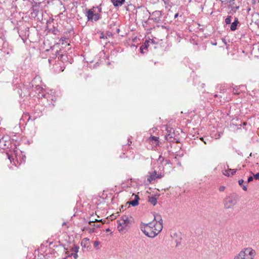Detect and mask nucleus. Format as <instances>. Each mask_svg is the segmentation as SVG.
Wrapping results in <instances>:
<instances>
[{
  "label": "nucleus",
  "instance_id": "1",
  "mask_svg": "<svg viewBox=\"0 0 259 259\" xmlns=\"http://www.w3.org/2000/svg\"><path fill=\"white\" fill-rule=\"evenodd\" d=\"M140 229L143 233L148 237L154 238L157 235V233L154 230L153 222L148 224L142 223L140 225Z\"/></svg>",
  "mask_w": 259,
  "mask_h": 259
},
{
  "label": "nucleus",
  "instance_id": "2",
  "mask_svg": "<svg viewBox=\"0 0 259 259\" xmlns=\"http://www.w3.org/2000/svg\"><path fill=\"white\" fill-rule=\"evenodd\" d=\"M117 229L120 233H124L130 227L131 221L127 215H123L117 222Z\"/></svg>",
  "mask_w": 259,
  "mask_h": 259
},
{
  "label": "nucleus",
  "instance_id": "3",
  "mask_svg": "<svg viewBox=\"0 0 259 259\" xmlns=\"http://www.w3.org/2000/svg\"><path fill=\"white\" fill-rule=\"evenodd\" d=\"M255 251L251 248H246L242 250L234 259H253Z\"/></svg>",
  "mask_w": 259,
  "mask_h": 259
},
{
  "label": "nucleus",
  "instance_id": "4",
  "mask_svg": "<svg viewBox=\"0 0 259 259\" xmlns=\"http://www.w3.org/2000/svg\"><path fill=\"white\" fill-rule=\"evenodd\" d=\"M159 169L158 171L154 170L152 172H149V176L147 178V181L151 183L153 181H155L157 179H160L164 176V167L163 165L159 166Z\"/></svg>",
  "mask_w": 259,
  "mask_h": 259
},
{
  "label": "nucleus",
  "instance_id": "5",
  "mask_svg": "<svg viewBox=\"0 0 259 259\" xmlns=\"http://www.w3.org/2000/svg\"><path fill=\"white\" fill-rule=\"evenodd\" d=\"M238 201V196L236 194H233L227 196L224 200V207L229 209L235 205Z\"/></svg>",
  "mask_w": 259,
  "mask_h": 259
},
{
  "label": "nucleus",
  "instance_id": "6",
  "mask_svg": "<svg viewBox=\"0 0 259 259\" xmlns=\"http://www.w3.org/2000/svg\"><path fill=\"white\" fill-rule=\"evenodd\" d=\"M44 110V108L39 105H36L34 107L33 115L29 116L28 120H34L36 118L40 117L42 115V110Z\"/></svg>",
  "mask_w": 259,
  "mask_h": 259
},
{
  "label": "nucleus",
  "instance_id": "7",
  "mask_svg": "<svg viewBox=\"0 0 259 259\" xmlns=\"http://www.w3.org/2000/svg\"><path fill=\"white\" fill-rule=\"evenodd\" d=\"M149 14L150 15H152V17L149 18V20H153L155 23H160L161 22V18H162V14L161 11H155L153 12L152 13H151L150 12H149L148 10H147Z\"/></svg>",
  "mask_w": 259,
  "mask_h": 259
},
{
  "label": "nucleus",
  "instance_id": "8",
  "mask_svg": "<svg viewBox=\"0 0 259 259\" xmlns=\"http://www.w3.org/2000/svg\"><path fill=\"white\" fill-rule=\"evenodd\" d=\"M11 146V141L9 137H3L0 139V148L6 150Z\"/></svg>",
  "mask_w": 259,
  "mask_h": 259
},
{
  "label": "nucleus",
  "instance_id": "9",
  "mask_svg": "<svg viewBox=\"0 0 259 259\" xmlns=\"http://www.w3.org/2000/svg\"><path fill=\"white\" fill-rule=\"evenodd\" d=\"M167 133L165 136V139L170 142H174L176 140V138H175L176 134L175 133V130L172 128H170L169 130L167 129Z\"/></svg>",
  "mask_w": 259,
  "mask_h": 259
},
{
  "label": "nucleus",
  "instance_id": "10",
  "mask_svg": "<svg viewBox=\"0 0 259 259\" xmlns=\"http://www.w3.org/2000/svg\"><path fill=\"white\" fill-rule=\"evenodd\" d=\"M159 220L158 221V223H156V224H154L153 222V227L154 228V230L156 231V233H157V234L161 231L163 228V223L162 219L161 216H159Z\"/></svg>",
  "mask_w": 259,
  "mask_h": 259
},
{
  "label": "nucleus",
  "instance_id": "11",
  "mask_svg": "<svg viewBox=\"0 0 259 259\" xmlns=\"http://www.w3.org/2000/svg\"><path fill=\"white\" fill-rule=\"evenodd\" d=\"M31 11V15L33 18H36L38 16L39 14H41V11L36 4L32 6Z\"/></svg>",
  "mask_w": 259,
  "mask_h": 259
},
{
  "label": "nucleus",
  "instance_id": "12",
  "mask_svg": "<svg viewBox=\"0 0 259 259\" xmlns=\"http://www.w3.org/2000/svg\"><path fill=\"white\" fill-rule=\"evenodd\" d=\"M84 14L85 16L87 17L88 21H93V17L95 14V11L94 9H87L85 10Z\"/></svg>",
  "mask_w": 259,
  "mask_h": 259
},
{
  "label": "nucleus",
  "instance_id": "13",
  "mask_svg": "<svg viewBox=\"0 0 259 259\" xmlns=\"http://www.w3.org/2000/svg\"><path fill=\"white\" fill-rule=\"evenodd\" d=\"M132 196L134 197V199L133 200L128 201L127 202L126 204H128L129 205H131L133 206H136L139 204V196L138 195L133 194Z\"/></svg>",
  "mask_w": 259,
  "mask_h": 259
},
{
  "label": "nucleus",
  "instance_id": "14",
  "mask_svg": "<svg viewBox=\"0 0 259 259\" xmlns=\"http://www.w3.org/2000/svg\"><path fill=\"white\" fill-rule=\"evenodd\" d=\"M227 169H226L223 171V175L227 177H230L233 176L236 172V169H231L229 168V166L227 165Z\"/></svg>",
  "mask_w": 259,
  "mask_h": 259
},
{
  "label": "nucleus",
  "instance_id": "15",
  "mask_svg": "<svg viewBox=\"0 0 259 259\" xmlns=\"http://www.w3.org/2000/svg\"><path fill=\"white\" fill-rule=\"evenodd\" d=\"M102 220H98L97 219H95V220H92L90 221L88 223L89 224L92 226L93 227V228H99L101 226V223L100 221Z\"/></svg>",
  "mask_w": 259,
  "mask_h": 259
},
{
  "label": "nucleus",
  "instance_id": "16",
  "mask_svg": "<svg viewBox=\"0 0 259 259\" xmlns=\"http://www.w3.org/2000/svg\"><path fill=\"white\" fill-rule=\"evenodd\" d=\"M55 56L56 57H58V59L63 62L67 61V56L66 54H60V52L58 51L56 52Z\"/></svg>",
  "mask_w": 259,
  "mask_h": 259
},
{
  "label": "nucleus",
  "instance_id": "17",
  "mask_svg": "<svg viewBox=\"0 0 259 259\" xmlns=\"http://www.w3.org/2000/svg\"><path fill=\"white\" fill-rule=\"evenodd\" d=\"M239 23L238 19L237 17L234 18V21L231 23L230 29L231 31H234L237 29V26Z\"/></svg>",
  "mask_w": 259,
  "mask_h": 259
},
{
  "label": "nucleus",
  "instance_id": "18",
  "mask_svg": "<svg viewBox=\"0 0 259 259\" xmlns=\"http://www.w3.org/2000/svg\"><path fill=\"white\" fill-rule=\"evenodd\" d=\"M125 0H111V3L115 7H118L122 6L125 2Z\"/></svg>",
  "mask_w": 259,
  "mask_h": 259
},
{
  "label": "nucleus",
  "instance_id": "19",
  "mask_svg": "<svg viewBox=\"0 0 259 259\" xmlns=\"http://www.w3.org/2000/svg\"><path fill=\"white\" fill-rule=\"evenodd\" d=\"M149 42L150 41L149 40H146L144 44L140 47V52L141 53H144V51L143 50L145 49H147V48H148L149 47Z\"/></svg>",
  "mask_w": 259,
  "mask_h": 259
},
{
  "label": "nucleus",
  "instance_id": "20",
  "mask_svg": "<svg viewBox=\"0 0 259 259\" xmlns=\"http://www.w3.org/2000/svg\"><path fill=\"white\" fill-rule=\"evenodd\" d=\"M79 247L78 246H75L71 249V251L72 252H74V253H72L71 254V255H72L74 259H77L78 257L77 252L78 251Z\"/></svg>",
  "mask_w": 259,
  "mask_h": 259
},
{
  "label": "nucleus",
  "instance_id": "21",
  "mask_svg": "<svg viewBox=\"0 0 259 259\" xmlns=\"http://www.w3.org/2000/svg\"><path fill=\"white\" fill-rule=\"evenodd\" d=\"M158 161H159L160 162H164L165 166H166L167 165L171 164V163L169 160L166 159L164 160V158L161 156H159L158 158Z\"/></svg>",
  "mask_w": 259,
  "mask_h": 259
},
{
  "label": "nucleus",
  "instance_id": "22",
  "mask_svg": "<svg viewBox=\"0 0 259 259\" xmlns=\"http://www.w3.org/2000/svg\"><path fill=\"white\" fill-rule=\"evenodd\" d=\"M148 201L153 206H155L157 203V198L155 196L149 197Z\"/></svg>",
  "mask_w": 259,
  "mask_h": 259
},
{
  "label": "nucleus",
  "instance_id": "23",
  "mask_svg": "<svg viewBox=\"0 0 259 259\" xmlns=\"http://www.w3.org/2000/svg\"><path fill=\"white\" fill-rule=\"evenodd\" d=\"M227 2L229 3L230 6L231 7L232 10L235 9L236 10L239 9V6H234L235 0H227Z\"/></svg>",
  "mask_w": 259,
  "mask_h": 259
},
{
  "label": "nucleus",
  "instance_id": "24",
  "mask_svg": "<svg viewBox=\"0 0 259 259\" xmlns=\"http://www.w3.org/2000/svg\"><path fill=\"white\" fill-rule=\"evenodd\" d=\"M69 39V37L67 35V32H65L64 36H62L60 39V41H62V44H64V41L67 42V40Z\"/></svg>",
  "mask_w": 259,
  "mask_h": 259
},
{
  "label": "nucleus",
  "instance_id": "25",
  "mask_svg": "<svg viewBox=\"0 0 259 259\" xmlns=\"http://www.w3.org/2000/svg\"><path fill=\"white\" fill-rule=\"evenodd\" d=\"M232 18L231 16H228L227 17L225 20L226 24H230L231 23Z\"/></svg>",
  "mask_w": 259,
  "mask_h": 259
},
{
  "label": "nucleus",
  "instance_id": "26",
  "mask_svg": "<svg viewBox=\"0 0 259 259\" xmlns=\"http://www.w3.org/2000/svg\"><path fill=\"white\" fill-rule=\"evenodd\" d=\"M100 18H101V15L99 14V13H95L94 17H93V20L95 21H97L98 20H99L100 19Z\"/></svg>",
  "mask_w": 259,
  "mask_h": 259
},
{
  "label": "nucleus",
  "instance_id": "27",
  "mask_svg": "<svg viewBox=\"0 0 259 259\" xmlns=\"http://www.w3.org/2000/svg\"><path fill=\"white\" fill-rule=\"evenodd\" d=\"M85 230H87L89 231L90 233H93L95 232V228H90L89 227H84L83 229H82V231H84Z\"/></svg>",
  "mask_w": 259,
  "mask_h": 259
},
{
  "label": "nucleus",
  "instance_id": "28",
  "mask_svg": "<svg viewBox=\"0 0 259 259\" xmlns=\"http://www.w3.org/2000/svg\"><path fill=\"white\" fill-rule=\"evenodd\" d=\"M52 32L54 34V35H58V33L59 32V31L58 30V29L56 28H55V27H54L52 29Z\"/></svg>",
  "mask_w": 259,
  "mask_h": 259
},
{
  "label": "nucleus",
  "instance_id": "29",
  "mask_svg": "<svg viewBox=\"0 0 259 259\" xmlns=\"http://www.w3.org/2000/svg\"><path fill=\"white\" fill-rule=\"evenodd\" d=\"M37 81H40V77L39 76H35L34 79H33L32 80V85L33 87L34 85V83L35 82H36Z\"/></svg>",
  "mask_w": 259,
  "mask_h": 259
},
{
  "label": "nucleus",
  "instance_id": "30",
  "mask_svg": "<svg viewBox=\"0 0 259 259\" xmlns=\"http://www.w3.org/2000/svg\"><path fill=\"white\" fill-rule=\"evenodd\" d=\"M35 89L37 91L39 92V93H40V91H42L43 90V88L39 85H35Z\"/></svg>",
  "mask_w": 259,
  "mask_h": 259
},
{
  "label": "nucleus",
  "instance_id": "31",
  "mask_svg": "<svg viewBox=\"0 0 259 259\" xmlns=\"http://www.w3.org/2000/svg\"><path fill=\"white\" fill-rule=\"evenodd\" d=\"M100 38L101 39H107V35L104 34L103 32H101L100 35Z\"/></svg>",
  "mask_w": 259,
  "mask_h": 259
},
{
  "label": "nucleus",
  "instance_id": "32",
  "mask_svg": "<svg viewBox=\"0 0 259 259\" xmlns=\"http://www.w3.org/2000/svg\"><path fill=\"white\" fill-rule=\"evenodd\" d=\"M200 139L202 141H203L205 144H208L209 142V141L208 140V139L207 138L206 139H204V138L201 137V138H200Z\"/></svg>",
  "mask_w": 259,
  "mask_h": 259
},
{
  "label": "nucleus",
  "instance_id": "33",
  "mask_svg": "<svg viewBox=\"0 0 259 259\" xmlns=\"http://www.w3.org/2000/svg\"><path fill=\"white\" fill-rule=\"evenodd\" d=\"M105 34L106 35H107V38H108V37H110L112 36V33L108 31H106Z\"/></svg>",
  "mask_w": 259,
  "mask_h": 259
},
{
  "label": "nucleus",
  "instance_id": "34",
  "mask_svg": "<svg viewBox=\"0 0 259 259\" xmlns=\"http://www.w3.org/2000/svg\"><path fill=\"white\" fill-rule=\"evenodd\" d=\"M151 139L152 140H153V141H155L156 142H158V137H156L155 136H152L151 137Z\"/></svg>",
  "mask_w": 259,
  "mask_h": 259
},
{
  "label": "nucleus",
  "instance_id": "35",
  "mask_svg": "<svg viewBox=\"0 0 259 259\" xmlns=\"http://www.w3.org/2000/svg\"><path fill=\"white\" fill-rule=\"evenodd\" d=\"M159 216H160V215H158V214H157L156 216L155 215L154 216V220L156 221V223H158V221L159 220V219H160Z\"/></svg>",
  "mask_w": 259,
  "mask_h": 259
},
{
  "label": "nucleus",
  "instance_id": "36",
  "mask_svg": "<svg viewBox=\"0 0 259 259\" xmlns=\"http://www.w3.org/2000/svg\"><path fill=\"white\" fill-rule=\"evenodd\" d=\"M253 177H252V176H250V177H248V179H247V183H249V182H250L252 181H253Z\"/></svg>",
  "mask_w": 259,
  "mask_h": 259
},
{
  "label": "nucleus",
  "instance_id": "37",
  "mask_svg": "<svg viewBox=\"0 0 259 259\" xmlns=\"http://www.w3.org/2000/svg\"><path fill=\"white\" fill-rule=\"evenodd\" d=\"M254 178L255 180H259V172H257L254 175Z\"/></svg>",
  "mask_w": 259,
  "mask_h": 259
},
{
  "label": "nucleus",
  "instance_id": "38",
  "mask_svg": "<svg viewBox=\"0 0 259 259\" xmlns=\"http://www.w3.org/2000/svg\"><path fill=\"white\" fill-rule=\"evenodd\" d=\"M243 183H244V181L242 179L239 180L238 181V184L240 186H242L243 185Z\"/></svg>",
  "mask_w": 259,
  "mask_h": 259
},
{
  "label": "nucleus",
  "instance_id": "39",
  "mask_svg": "<svg viewBox=\"0 0 259 259\" xmlns=\"http://www.w3.org/2000/svg\"><path fill=\"white\" fill-rule=\"evenodd\" d=\"M225 186H220L219 188V191L221 192L224 191L225 190Z\"/></svg>",
  "mask_w": 259,
  "mask_h": 259
},
{
  "label": "nucleus",
  "instance_id": "40",
  "mask_svg": "<svg viewBox=\"0 0 259 259\" xmlns=\"http://www.w3.org/2000/svg\"><path fill=\"white\" fill-rule=\"evenodd\" d=\"M99 245V241H95L94 243V245L95 247H97Z\"/></svg>",
  "mask_w": 259,
  "mask_h": 259
},
{
  "label": "nucleus",
  "instance_id": "41",
  "mask_svg": "<svg viewBox=\"0 0 259 259\" xmlns=\"http://www.w3.org/2000/svg\"><path fill=\"white\" fill-rule=\"evenodd\" d=\"M241 187H242L243 190L246 191L247 190V185H243Z\"/></svg>",
  "mask_w": 259,
  "mask_h": 259
},
{
  "label": "nucleus",
  "instance_id": "42",
  "mask_svg": "<svg viewBox=\"0 0 259 259\" xmlns=\"http://www.w3.org/2000/svg\"><path fill=\"white\" fill-rule=\"evenodd\" d=\"M24 30H25V33H26L27 32L28 33V32H29V28L28 27H25Z\"/></svg>",
  "mask_w": 259,
  "mask_h": 259
},
{
  "label": "nucleus",
  "instance_id": "43",
  "mask_svg": "<svg viewBox=\"0 0 259 259\" xmlns=\"http://www.w3.org/2000/svg\"><path fill=\"white\" fill-rule=\"evenodd\" d=\"M164 3L166 5V4H168V3H169V1L168 0H167V1H165V0H162Z\"/></svg>",
  "mask_w": 259,
  "mask_h": 259
},
{
  "label": "nucleus",
  "instance_id": "44",
  "mask_svg": "<svg viewBox=\"0 0 259 259\" xmlns=\"http://www.w3.org/2000/svg\"><path fill=\"white\" fill-rule=\"evenodd\" d=\"M24 30H22L21 29H20L19 31H18V33L19 34L20 36H21V35L22 34V32Z\"/></svg>",
  "mask_w": 259,
  "mask_h": 259
},
{
  "label": "nucleus",
  "instance_id": "45",
  "mask_svg": "<svg viewBox=\"0 0 259 259\" xmlns=\"http://www.w3.org/2000/svg\"><path fill=\"white\" fill-rule=\"evenodd\" d=\"M233 93L234 94H238L237 93V90L235 89V88L233 89Z\"/></svg>",
  "mask_w": 259,
  "mask_h": 259
},
{
  "label": "nucleus",
  "instance_id": "46",
  "mask_svg": "<svg viewBox=\"0 0 259 259\" xmlns=\"http://www.w3.org/2000/svg\"><path fill=\"white\" fill-rule=\"evenodd\" d=\"M161 27H162L163 29H166L167 30H168V28H167V27H166V26H164V25H162V26H161Z\"/></svg>",
  "mask_w": 259,
  "mask_h": 259
},
{
  "label": "nucleus",
  "instance_id": "47",
  "mask_svg": "<svg viewBox=\"0 0 259 259\" xmlns=\"http://www.w3.org/2000/svg\"><path fill=\"white\" fill-rule=\"evenodd\" d=\"M179 16V13H176L175 16H174V18H177Z\"/></svg>",
  "mask_w": 259,
  "mask_h": 259
},
{
  "label": "nucleus",
  "instance_id": "48",
  "mask_svg": "<svg viewBox=\"0 0 259 259\" xmlns=\"http://www.w3.org/2000/svg\"><path fill=\"white\" fill-rule=\"evenodd\" d=\"M8 158L10 160V161H11V162H12L11 159L12 158V157L10 156V155H8Z\"/></svg>",
  "mask_w": 259,
  "mask_h": 259
},
{
  "label": "nucleus",
  "instance_id": "49",
  "mask_svg": "<svg viewBox=\"0 0 259 259\" xmlns=\"http://www.w3.org/2000/svg\"><path fill=\"white\" fill-rule=\"evenodd\" d=\"M132 143V141L130 140V139L128 140V145H130V144Z\"/></svg>",
  "mask_w": 259,
  "mask_h": 259
},
{
  "label": "nucleus",
  "instance_id": "50",
  "mask_svg": "<svg viewBox=\"0 0 259 259\" xmlns=\"http://www.w3.org/2000/svg\"><path fill=\"white\" fill-rule=\"evenodd\" d=\"M99 10V12L100 13L101 12V8L100 7H97Z\"/></svg>",
  "mask_w": 259,
  "mask_h": 259
},
{
  "label": "nucleus",
  "instance_id": "51",
  "mask_svg": "<svg viewBox=\"0 0 259 259\" xmlns=\"http://www.w3.org/2000/svg\"><path fill=\"white\" fill-rule=\"evenodd\" d=\"M71 32H72V33H73V30H70L68 31V33H71Z\"/></svg>",
  "mask_w": 259,
  "mask_h": 259
},
{
  "label": "nucleus",
  "instance_id": "52",
  "mask_svg": "<svg viewBox=\"0 0 259 259\" xmlns=\"http://www.w3.org/2000/svg\"><path fill=\"white\" fill-rule=\"evenodd\" d=\"M119 31H120L119 29V28H117V29H116V32H117V33H118L119 32Z\"/></svg>",
  "mask_w": 259,
  "mask_h": 259
},
{
  "label": "nucleus",
  "instance_id": "53",
  "mask_svg": "<svg viewBox=\"0 0 259 259\" xmlns=\"http://www.w3.org/2000/svg\"><path fill=\"white\" fill-rule=\"evenodd\" d=\"M219 97V95H218V94H215V95H214V98H217V97Z\"/></svg>",
  "mask_w": 259,
  "mask_h": 259
},
{
  "label": "nucleus",
  "instance_id": "54",
  "mask_svg": "<svg viewBox=\"0 0 259 259\" xmlns=\"http://www.w3.org/2000/svg\"><path fill=\"white\" fill-rule=\"evenodd\" d=\"M110 231V229L109 228H108L107 229H106V232H109Z\"/></svg>",
  "mask_w": 259,
  "mask_h": 259
},
{
  "label": "nucleus",
  "instance_id": "55",
  "mask_svg": "<svg viewBox=\"0 0 259 259\" xmlns=\"http://www.w3.org/2000/svg\"><path fill=\"white\" fill-rule=\"evenodd\" d=\"M220 137H221V134H219V138H219Z\"/></svg>",
  "mask_w": 259,
  "mask_h": 259
},
{
  "label": "nucleus",
  "instance_id": "56",
  "mask_svg": "<svg viewBox=\"0 0 259 259\" xmlns=\"http://www.w3.org/2000/svg\"><path fill=\"white\" fill-rule=\"evenodd\" d=\"M51 59H49V62H51Z\"/></svg>",
  "mask_w": 259,
  "mask_h": 259
},
{
  "label": "nucleus",
  "instance_id": "57",
  "mask_svg": "<svg viewBox=\"0 0 259 259\" xmlns=\"http://www.w3.org/2000/svg\"><path fill=\"white\" fill-rule=\"evenodd\" d=\"M63 225H65V223H64Z\"/></svg>",
  "mask_w": 259,
  "mask_h": 259
},
{
  "label": "nucleus",
  "instance_id": "58",
  "mask_svg": "<svg viewBox=\"0 0 259 259\" xmlns=\"http://www.w3.org/2000/svg\"><path fill=\"white\" fill-rule=\"evenodd\" d=\"M63 225H65V223H64Z\"/></svg>",
  "mask_w": 259,
  "mask_h": 259
}]
</instances>
